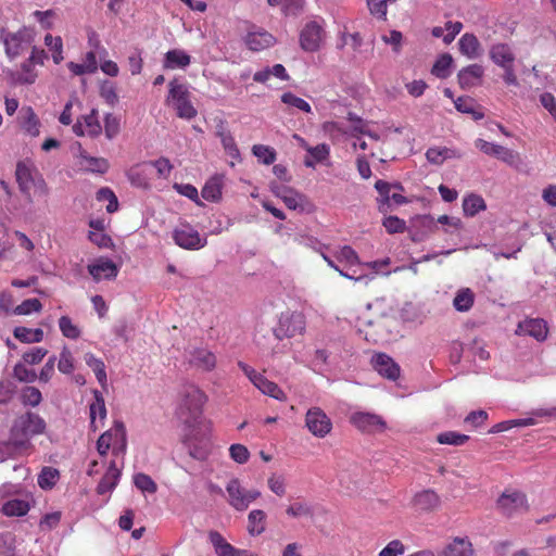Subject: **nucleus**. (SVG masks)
Returning a JSON list of instances; mask_svg holds the SVG:
<instances>
[{
  "label": "nucleus",
  "mask_w": 556,
  "mask_h": 556,
  "mask_svg": "<svg viewBox=\"0 0 556 556\" xmlns=\"http://www.w3.org/2000/svg\"><path fill=\"white\" fill-rule=\"evenodd\" d=\"M206 395L197 386L187 384L180 390L178 418L188 427L186 442L189 454L195 459H205L210 453L211 422L202 417Z\"/></svg>",
  "instance_id": "obj_1"
},
{
  "label": "nucleus",
  "mask_w": 556,
  "mask_h": 556,
  "mask_svg": "<svg viewBox=\"0 0 556 556\" xmlns=\"http://www.w3.org/2000/svg\"><path fill=\"white\" fill-rule=\"evenodd\" d=\"M15 175L20 190L25 194L27 202L33 203L31 190L39 198H46L49 194L46 181L40 176L34 175L29 165L18 163Z\"/></svg>",
  "instance_id": "obj_2"
},
{
  "label": "nucleus",
  "mask_w": 556,
  "mask_h": 556,
  "mask_svg": "<svg viewBox=\"0 0 556 556\" xmlns=\"http://www.w3.org/2000/svg\"><path fill=\"white\" fill-rule=\"evenodd\" d=\"M0 39L4 45L5 54L15 59L24 53L35 40V31L31 28L23 27L15 33L2 30Z\"/></svg>",
  "instance_id": "obj_3"
},
{
  "label": "nucleus",
  "mask_w": 556,
  "mask_h": 556,
  "mask_svg": "<svg viewBox=\"0 0 556 556\" xmlns=\"http://www.w3.org/2000/svg\"><path fill=\"white\" fill-rule=\"evenodd\" d=\"M305 330V317L300 312L287 311L280 314L277 326L273 329L278 340L293 338Z\"/></svg>",
  "instance_id": "obj_4"
},
{
  "label": "nucleus",
  "mask_w": 556,
  "mask_h": 556,
  "mask_svg": "<svg viewBox=\"0 0 556 556\" xmlns=\"http://www.w3.org/2000/svg\"><path fill=\"white\" fill-rule=\"evenodd\" d=\"M491 60L504 70L503 79L507 86H517L518 80L514 71L515 54L505 43L494 45L490 51Z\"/></svg>",
  "instance_id": "obj_5"
},
{
  "label": "nucleus",
  "mask_w": 556,
  "mask_h": 556,
  "mask_svg": "<svg viewBox=\"0 0 556 556\" xmlns=\"http://www.w3.org/2000/svg\"><path fill=\"white\" fill-rule=\"evenodd\" d=\"M228 503L236 510L243 511L249 505L261 496L258 490H245L238 479H231L226 485Z\"/></svg>",
  "instance_id": "obj_6"
},
{
  "label": "nucleus",
  "mask_w": 556,
  "mask_h": 556,
  "mask_svg": "<svg viewBox=\"0 0 556 556\" xmlns=\"http://www.w3.org/2000/svg\"><path fill=\"white\" fill-rule=\"evenodd\" d=\"M168 100L180 118L191 119L197 115V110L189 100V91L186 86L170 81Z\"/></svg>",
  "instance_id": "obj_7"
},
{
  "label": "nucleus",
  "mask_w": 556,
  "mask_h": 556,
  "mask_svg": "<svg viewBox=\"0 0 556 556\" xmlns=\"http://www.w3.org/2000/svg\"><path fill=\"white\" fill-rule=\"evenodd\" d=\"M175 243L186 250H200L207 243L205 237H201L199 231L189 224H180L173 231Z\"/></svg>",
  "instance_id": "obj_8"
},
{
  "label": "nucleus",
  "mask_w": 556,
  "mask_h": 556,
  "mask_svg": "<svg viewBox=\"0 0 556 556\" xmlns=\"http://www.w3.org/2000/svg\"><path fill=\"white\" fill-rule=\"evenodd\" d=\"M121 443V451L125 452L127 446L126 428L122 421H115L114 426L102 433L97 441V451L105 456L113 444Z\"/></svg>",
  "instance_id": "obj_9"
},
{
  "label": "nucleus",
  "mask_w": 556,
  "mask_h": 556,
  "mask_svg": "<svg viewBox=\"0 0 556 556\" xmlns=\"http://www.w3.org/2000/svg\"><path fill=\"white\" fill-rule=\"evenodd\" d=\"M305 426L316 438H325L332 429V422L319 407H312L305 415Z\"/></svg>",
  "instance_id": "obj_10"
},
{
  "label": "nucleus",
  "mask_w": 556,
  "mask_h": 556,
  "mask_svg": "<svg viewBox=\"0 0 556 556\" xmlns=\"http://www.w3.org/2000/svg\"><path fill=\"white\" fill-rule=\"evenodd\" d=\"M12 429L14 433H17L21 438H27L29 440V437L45 432L46 422L39 415L28 412L15 420Z\"/></svg>",
  "instance_id": "obj_11"
},
{
  "label": "nucleus",
  "mask_w": 556,
  "mask_h": 556,
  "mask_svg": "<svg viewBox=\"0 0 556 556\" xmlns=\"http://www.w3.org/2000/svg\"><path fill=\"white\" fill-rule=\"evenodd\" d=\"M501 511L511 517L528 510V501L525 493L519 491L504 492L497 501Z\"/></svg>",
  "instance_id": "obj_12"
},
{
  "label": "nucleus",
  "mask_w": 556,
  "mask_h": 556,
  "mask_svg": "<svg viewBox=\"0 0 556 556\" xmlns=\"http://www.w3.org/2000/svg\"><path fill=\"white\" fill-rule=\"evenodd\" d=\"M325 31L316 21L307 23L300 34L301 48L308 52L317 51L324 40Z\"/></svg>",
  "instance_id": "obj_13"
},
{
  "label": "nucleus",
  "mask_w": 556,
  "mask_h": 556,
  "mask_svg": "<svg viewBox=\"0 0 556 556\" xmlns=\"http://www.w3.org/2000/svg\"><path fill=\"white\" fill-rule=\"evenodd\" d=\"M35 505L31 493L27 492L18 497L8 500L1 507V513L8 517H23Z\"/></svg>",
  "instance_id": "obj_14"
},
{
  "label": "nucleus",
  "mask_w": 556,
  "mask_h": 556,
  "mask_svg": "<svg viewBox=\"0 0 556 556\" xmlns=\"http://www.w3.org/2000/svg\"><path fill=\"white\" fill-rule=\"evenodd\" d=\"M87 269L92 279L97 282L102 279H115L119 270L118 266L106 257L97 258L93 263L88 265Z\"/></svg>",
  "instance_id": "obj_15"
},
{
  "label": "nucleus",
  "mask_w": 556,
  "mask_h": 556,
  "mask_svg": "<svg viewBox=\"0 0 556 556\" xmlns=\"http://www.w3.org/2000/svg\"><path fill=\"white\" fill-rule=\"evenodd\" d=\"M73 131L79 137L85 135L90 137L99 136L102 127L98 119V111L92 109L89 114L80 116L73 125Z\"/></svg>",
  "instance_id": "obj_16"
},
{
  "label": "nucleus",
  "mask_w": 556,
  "mask_h": 556,
  "mask_svg": "<svg viewBox=\"0 0 556 556\" xmlns=\"http://www.w3.org/2000/svg\"><path fill=\"white\" fill-rule=\"evenodd\" d=\"M516 333L519 336H530L536 341H544L547 338L548 328L544 319L528 318L518 324Z\"/></svg>",
  "instance_id": "obj_17"
},
{
  "label": "nucleus",
  "mask_w": 556,
  "mask_h": 556,
  "mask_svg": "<svg viewBox=\"0 0 556 556\" xmlns=\"http://www.w3.org/2000/svg\"><path fill=\"white\" fill-rule=\"evenodd\" d=\"M352 424L359 430L365 432H379L386 429L384 420L376 414L355 413L351 417Z\"/></svg>",
  "instance_id": "obj_18"
},
{
  "label": "nucleus",
  "mask_w": 556,
  "mask_h": 556,
  "mask_svg": "<svg viewBox=\"0 0 556 556\" xmlns=\"http://www.w3.org/2000/svg\"><path fill=\"white\" fill-rule=\"evenodd\" d=\"M31 447V443L27 438H21L14 430H11L9 441L0 443V454L3 457H16L26 453ZM2 458L1 460H3Z\"/></svg>",
  "instance_id": "obj_19"
},
{
  "label": "nucleus",
  "mask_w": 556,
  "mask_h": 556,
  "mask_svg": "<svg viewBox=\"0 0 556 556\" xmlns=\"http://www.w3.org/2000/svg\"><path fill=\"white\" fill-rule=\"evenodd\" d=\"M440 496L432 490H424L413 497V507L420 513H430L440 506Z\"/></svg>",
  "instance_id": "obj_20"
},
{
  "label": "nucleus",
  "mask_w": 556,
  "mask_h": 556,
  "mask_svg": "<svg viewBox=\"0 0 556 556\" xmlns=\"http://www.w3.org/2000/svg\"><path fill=\"white\" fill-rule=\"evenodd\" d=\"M374 368L383 377L395 380L400 376L399 365L387 354H377L371 359Z\"/></svg>",
  "instance_id": "obj_21"
},
{
  "label": "nucleus",
  "mask_w": 556,
  "mask_h": 556,
  "mask_svg": "<svg viewBox=\"0 0 556 556\" xmlns=\"http://www.w3.org/2000/svg\"><path fill=\"white\" fill-rule=\"evenodd\" d=\"M438 556H473L471 542L467 538H454L439 553Z\"/></svg>",
  "instance_id": "obj_22"
},
{
  "label": "nucleus",
  "mask_w": 556,
  "mask_h": 556,
  "mask_svg": "<svg viewBox=\"0 0 556 556\" xmlns=\"http://www.w3.org/2000/svg\"><path fill=\"white\" fill-rule=\"evenodd\" d=\"M275 41L273 35L268 31L258 29L254 31H249L245 37V45L252 51H261L270 47Z\"/></svg>",
  "instance_id": "obj_23"
},
{
  "label": "nucleus",
  "mask_w": 556,
  "mask_h": 556,
  "mask_svg": "<svg viewBox=\"0 0 556 556\" xmlns=\"http://www.w3.org/2000/svg\"><path fill=\"white\" fill-rule=\"evenodd\" d=\"M189 363L202 370H212L216 365L215 355L205 349H194L190 353Z\"/></svg>",
  "instance_id": "obj_24"
},
{
  "label": "nucleus",
  "mask_w": 556,
  "mask_h": 556,
  "mask_svg": "<svg viewBox=\"0 0 556 556\" xmlns=\"http://www.w3.org/2000/svg\"><path fill=\"white\" fill-rule=\"evenodd\" d=\"M484 74L481 65L472 64L458 73V81L462 88H470L480 84Z\"/></svg>",
  "instance_id": "obj_25"
},
{
  "label": "nucleus",
  "mask_w": 556,
  "mask_h": 556,
  "mask_svg": "<svg viewBox=\"0 0 556 556\" xmlns=\"http://www.w3.org/2000/svg\"><path fill=\"white\" fill-rule=\"evenodd\" d=\"M271 191L279 197L290 210H296L303 201V195L285 186L271 184Z\"/></svg>",
  "instance_id": "obj_26"
},
{
  "label": "nucleus",
  "mask_w": 556,
  "mask_h": 556,
  "mask_svg": "<svg viewBox=\"0 0 556 556\" xmlns=\"http://www.w3.org/2000/svg\"><path fill=\"white\" fill-rule=\"evenodd\" d=\"M121 477V470L116 467L115 462H111L105 475L97 486L99 494H105L111 492L118 483Z\"/></svg>",
  "instance_id": "obj_27"
},
{
  "label": "nucleus",
  "mask_w": 556,
  "mask_h": 556,
  "mask_svg": "<svg viewBox=\"0 0 556 556\" xmlns=\"http://www.w3.org/2000/svg\"><path fill=\"white\" fill-rule=\"evenodd\" d=\"M489 150L496 159L509 166H518L520 155L518 152L495 143H489Z\"/></svg>",
  "instance_id": "obj_28"
},
{
  "label": "nucleus",
  "mask_w": 556,
  "mask_h": 556,
  "mask_svg": "<svg viewBox=\"0 0 556 556\" xmlns=\"http://www.w3.org/2000/svg\"><path fill=\"white\" fill-rule=\"evenodd\" d=\"M191 62V58L188 53L180 49H173L166 52L164 59L165 68H185Z\"/></svg>",
  "instance_id": "obj_29"
},
{
  "label": "nucleus",
  "mask_w": 556,
  "mask_h": 556,
  "mask_svg": "<svg viewBox=\"0 0 556 556\" xmlns=\"http://www.w3.org/2000/svg\"><path fill=\"white\" fill-rule=\"evenodd\" d=\"M80 166L91 173L104 174L109 169V162L104 157H94L88 155L85 151L80 152Z\"/></svg>",
  "instance_id": "obj_30"
},
{
  "label": "nucleus",
  "mask_w": 556,
  "mask_h": 556,
  "mask_svg": "<svg viewBox=\"0 0 556 556\" xmlns=\"http://www.w3.org/2000/svg\"><path fill=\"white\" fill-rule=\"evenodd\" d=\"M222 187L223 177L214 176L210 178L202 188V197L207 201L215 202L220 199Z\"/></svg>",
  "instance_id": "obj_31"
},
{
  "label": "nucleus",
  "mask_w": 556,
  "mask_h": 556,
  "mask_svg": "<svg viewBox=\"0 0 556 556\" xmlns=\"http://www.w3.org/2000/svg\"><path fill=\"white\" fill-rule=\"evenodd\" d=\"M266 514L262 509L251 510L248 516V531L251 535H260L265 531Z\"/></svg>",
  "instance_id": "obj_32"
},
{
  "label": "nucleus",
  "mask_w": 556,
  "mask_h": 556,
  "mask_svg": "<svg viewBox=\"0 0 556 556\" xmlns=\"http://www.w3.org/2000/svg\"><path fill=\"white\" fill-rule=\"evenodd\" d=\"M309 156L305 157L304 165L306 167H315L316 163L324 162L328 159L330 149L326 143L317 144L316 147H309L307 150Z\"/></svg>",
  "instance_id": "obj_33"
},
{
  "label": "nucleus",
  "mask_w": 556,
  "mask_h": 556,
  "mask_svg": "<svg viewBox=\"0 0 556 556\" xmlns=\"http://www.w3.org/2000/svg\"><path fill=\"white\" fill-rule=\"evenodd\" d=\"M13 334L17 340L24 343H38L43 340V331L40 328L30 329L26 327H16Z\"/></svg>",
  "instance_id": "obj_34"
},
{
  "label": "nucleus",
  "mask_w": 556,
  "mask_h": 556,
  "mask_svg": "<svg viewBox=\"0 0 556 556\" xmlns=\"http://www.w3.org/2000/svg\"><path fill=\"white\" fill-rule=\"evenodd\" d=\"M475 301V294L469 288H464L457 291L454 300L453 306L458 312H468Z\"/></svg>",
  "instance_id": "obj_35"
},
{
  "label": "nucleus",
  "mask_w": 556,
  "mask_h": 556,
  "mask_svg": "<svg viewBox=\"0 0 556 556\" xmlns=\"http://www.w3.org/2000/svg\"><path fill=\"white\" fill-rule=\"evenodd\" d=\"M34 62H30V59L26 60L22 66L21 71L13 75L15 83L22 85H30L34 84L37 78V73L34 68Z\"/></svg>",
  "instance_id": "obj_36"
},
{
  "label": "nucleus",
  "mask_w": 556,
  "mask_h": 556,
  "mask_svg": "<svg viewBox=\"0 0 556 556\" xmlns=\"http://www.w3.org/2000/svg\"><path fill=\"white\" fill-rule=\"evenodd\" d=\"M536 424H538V420L534 417H532V415H531L530 417H527V418L510 419V420L498 422V424L494 425L491 428V430H489V432L497 433V432L506 431L513 427H528V426H534Z\"/></svg>",
  "instance_id": "obj_37"
},
{
  "label": "nucleus",
  "mask_w": 556,
  "mask_h": 556,
  "mask_svg": "<svg viewBox=\"0 0 556 556\" xmlns=\"http://www.w3.org/2000/svg\"><path fill=\"white\" fill-rule=\"evenodd\" d=\"M84 359L86 364L93 370L99 383L104 386L106 383L104 363L100 358H97L92 353H86Z\"/></svg>",
  "instance_id": "obj_38"
},
{
  "label": "nucleus",
  "mask_w": 556,
  "mask_h": 556,
  "mask_svg": "<svg viewBox=\"0 0 556 556\" xmlns=\"http://www.w3.org/2000/svg\"><path fill=\"white\" fill-rule=\"evenodd\" d=\"M60 478L58 469L43 467L38 476V485L43 490L52 489Z\"/></svg>",
  "instance_id": "obj_39"
},
{
  "label": "nucleus",
  "mask_w": 556,
  "mask_h": 556,
  "mask_svg": "<svg viewBox=\"0 0 556 556\" xmlns=\"http://www.w3.org/2000/svg\"><path fill=\"white\" fill-rule=\"evenodd\" d=\"M459 50L463 54L467 55L468 58L472 59L478 55L479 51V41L476 38V36L471 34H465L459 39Z\"/></svg>",
  "instance_id": "obj_40"
},
{
  "label": "nucleus",
  "mask_w": 556,
  "mask_h": 556,
  "mask_svg": "<svg viewBox=\"0 0 556 556\" xmlns=\"http://www.w3.org/2000/svg\"><path fill=\"white\" fill-rule=\"evenodd\" d=\"M256 388L264 394L269 395L276 400L285 401L287 399L285 392L273 381L267 380L265 377L256 383Z\"/></svg>",
  "instance_id": "obj_41"
},
{
  "label": "nucleus",
  "mask_w": 556,
  "mask_h": 556,
  "mask_svg": "<svg viewBox=\"0 0 556 556\" xmlns=\"http://www.w3.org/2000/svg\"><path fill=\"white\" fill-rule=\"evenodd\" d=\"M45 45L52 52L54 63H61L63 60V42L61 37H53L51 34H47L45 37Z\"/></svg>",
  "instance_id": "obj_42"
},
{
  "label": "nucleus",
  "mask_w": 556,
  "mask_h": 556,
  "mask_svg": "<svg viewBox=\"0 0 556 556\" xmlns=\"http://www.w3.org/2000/svg\"><path fill=\"white\" fill-rule=\"evenodd\" d=\"M468 440V435L458 433L456 431H445L439 433L437 437V441L440 444H448L454 446L464 445Z\"/></svg>",
  "instance_id": "obj_43"
},
{
  "label": "nucleus",
  "mask_w": 556,
  "mask_h": 556,
  "mask_svg": "<svg viewBox=\"0 0 556 556\" xmlns=\"http://www.w3.org/2000/svg\"><path fill=\"white\" fill-rule=\"evenodd\" d=\"M93 394H94V401H93V403L90 404V419H91L92 426L96 422L97 415L101 419H104L106 417V407H105L103 395L101 394V392H99L97 390L93 392Z\"/></svg>",
  "instance_id": "obj_44"
},
{
  "label": "nucleus",
  "mask_w": 556,
  "mask_h": 556,
  "mask_svg": "<svg viewBox=\"0 0 556 556\" xmlns=\"http://www.w3.org/2000/svg\"><path fill=\"white\" fill-rule=\"evenodd\" d=\"M453 59L450 54L441 55L434 65L432 66L431 73L439 78H446L450 75V68L452 66Z\"/></svg>",
  "instance_id": "obj_45"
},
{
  "label": "nucleus",
  "mask_w": 556,
  "mask_h": 556,
  "mask_svg": "<svg viewBox=\"0 0 556 556\" xmlns=\"http://www.w3.org/2000/svg\"><path fill=\"white\" fill-rule=\"evenodd\" d=\"M58 369L62 374L70 375L74 371V356L67 346H63L58 359Z\"/></svg>",
  "instance_id": "obj_46"
},
{
  "label": "nucleus",
  "mask_w": 556,
  "mask_h": 556,
  "mask_svg": "<svg viewBox=\"0 0 556 556\" xmlns=\"http://www.w3.org/2000/svg\"><path fill=\"white\" fill-rule=\"evenodd\" d=\"M287 515L292 518L309 517L314 516L313 507L305 502L292 503L286 510Z\"/></svg>",
  "instance_id": "obj_47"
},
{
  "label": "nucleus",
  "mask_w": 556,
  "mask_h": 556,
  "mask_svg": "<svg viewBox=\"0 0 556 556\" xmlns=\"http://www.w3.org/2000/svg\"><path fill=\"white\" fill-rule=\"evenodd\" d=\"M21 401L24 405L36 407L42 401V395L39 389L35 387H25L21 392Z\"/></svg>",
  "instance_id": "obj_48"
},
{
  "label": "nucleus",
  "mask_w": 556,
  "mask_h": 556,
  "mask_svg": "<svg viewBox=\"0 0 556 556\" xmlns=\"http://www.w3.org/2000/svg\"><path fill=\"white\" fill-rule=\"evenodd\" d=\"M485 207L484 200L475 194H470L467 198H465L463 203V208L466 215L473 216L479 211L483 210Z\"/></svg>",
  "instance_id": "obj_49"
},
{
  "label": "nucleus",
  "mask_w": 556,
  "mask_h": 556,
  "mask_svg": "<svg viewBox=\"0 0 556 556\" xmlns=\"http://www.w3.org/2000/svg\"><path fill=\"white\" fill-rule=\"evenodd\" d=\"M253 154L266 165H270L276 161V152L273 148L264 144H255L252 148Z\"/></svg>",
  "instance_id": "obj_50"
},
{
  "label": "nucleus",
  "mask_w": 556,
  "mask_h": 556,
  "mask_svg": "<svg viewBox=\"0 0 556 556\" xmlns=\"http://www.w3.org/2000/svg\"><path fill=\"white\" fill-rule=\"evenodd\" d=\"M281 101L292 108H295L300 111H303L305 113H311L312 109L308 102H306L304 99L295 96L292 92H285L281 96Z\"/></svg>",
  "instance_id": "obj_51"
},
{
  "label": "nucleus",
  "mask_w": 556,
  "mask_h": 556,
  "mask_svg": "<svg viewBox=\"0 0 556 556\" xmlns=\"http://www.w3.org/2000/svg\"><path fill=\"white\" fill-rule=\"evenodd\" d=\"M59 327L62 334L68 339H77L80 336L79 328L72 321L68 316H62L59 319Z\"/></svg>",
  "instance_id": "obj_52"
},
{
  "label": "nucleus",
  "mask_w": 556,
  "mask_h": 556,
  "mask_svg": "<svg viewBox=\"0 0 556 556\" xmlns=\"http://www.w3.org/2000/svg\"><path fill=\"white\" fill-rule=\"evenodd\" d=\"M100 96L105 102L114 106L118 102L115 84L111 80H103L100 85Z\"/></svg>",
  "instance_id": "obj_53"
},
{
  "label": "nucleus",
  "mask_w": 556,
  "mask_h": 556,
  "mask_svg": "<svg viewBox=\"0 0 556 556\" xmlns=\"http://www.w3.org/2000/svg\"><path fill=\"white\" fill-rule=\"evenodd\" d=\"M135 485L142 492L153 494L156 492V483L146 473H137L134 477Z\"/></svg>",
  "instance_id": "obj_54"
},
{
  "label": "nucleus",
  "mask_w": 556,
  "mask_h": 556,
  "mask_svg": "<svg viewBox=\"0 0 556 556\" xmlns=\"http://www.w3.org/2000/svg\"><path fill=\"white\" fill-rule=\"evenodd\" d=\"M375 188L376 190L378 191V193L380 194L381 197V204H380V210L382 211L383 210V206L386 204L389 203L390 201V191L392 188H396V189H400L402 190V186L400 184H396V185H391L387 181H383V180H377L376 184H375Z\"/></svg>",
  "instance_id": "obj_55"
},
{
  "label": "nucleus",
  "mask_w": 556,
  "mask_h": 556,
  "mask_svg": "<svg viewBox=\"0 0 556 556\" xmlns=\"http://www.w3.org/2000/svg\"><path fill=\"white\" fill-rule=\"evenodd\" d=\"M41 303L38 299H27L14 308L15 315H29L33 312L41 311Z\"/></svg>",
  "instance_id": "obj_56"
},
{
  "label": "nucleus",
  "mask_w": 556,
  "mask_h": 556,
  "mask_svg": "<svg viewBox=\"0 0 556 556\" xmlns=\"http://www.w3.org/2000/svg\"><path fill=\"white\" fill-rule=\"evenodd\" d=\"M14 377L22 382H34L37 379V374L34 369H28L23 364H16L13 368Z\"/></svg>",
  "instance_id": "obj_57"
},
{
  "label": "nucleus",
  "mask_w": 556,
  "mask_h": 556,
  "mask_svg": "<svg viewBox=\"0 0 556 556\" xmlns=\"http://www.w3.org/2000/svg\"><path fill=\"white\" fill-rule=\"evenodd\" d=\"M119 118L112 113H108L104 117V131L109 139H113L119 132Z\"/></svg>",
  "instance_id": "obj_58"
},
{
  "label": "nucleus",
  "mask_w": 556,
  "mask_h": 556,
  "mask_svg": "<svg viewBox=\"0 0 556 556\" xmlns=\"http://www.w3.org/2000/svg\"><path fill=\"white\" fill-rule=\"evenodd\" d=\"M447 148H430L426 152L427 160L432 164H442L450 156Z\"/></svg>",
  "instance_id": "obj_59"
},
{
  "label": "nucleus",
  "mask_w": 556,
  "mask_h": 556,
  "mask_svg": "<svg viewBox=\"0 0 556 556\" xmlns=\"http://www.w3.org/2000/svg\"><path fill=\"white\" fill-rule=\"evenodd\" d=\"M269 490L278 496L286 494V479L280 475H271L267 480Z\"/></svg>",
  "instance_id": "obj_60"
},
{
  "label": "nucleus",
  "mask_w": 556,
  "mask_h": 556,
  "mask_svg": "<svg viewBox=\"0 0 556 556\" xmlns=\"http://www.w3.org/2000/svg\"><path fill=\"white\" fill-rule=\"evenodd\" d=\"M48 354V351L43 348H33L23 354V361L29 365L39 364L43 357Z\"/></svg>",
  "instance_id": "obj_61"
},
{
  "label": "nucleus",
  "mask_w": 556,
  "mask_h": 556,
  "mask_svg": "<svg viewBox=\"0 0 556 556\" xmlns=\"http://www.w3.org/2000/svg\"><path fill=\"white\" fill-rule=\"evenodd\" d=\"M230 457L238 464H245L249 460L250 452L242 444H232L229 447Z\"/></svg>",
  "instance_id": "obj_62"
},
{
  "label": "nucleus",
  "mask_w": 556,
  "mask_h": 556,
  "mask_svg": "<svg viewBox=\"0 0 556 556\" xmlns=\"http://www.w3.org/2000/svg\"><path fill=\"white\" fill-rule=\"evenodd\" d=\"M60 520H61L60 511L46 514L39 522V528L41 531H51L58 527Z\"/></svg>",
  "instance_id": "obj_63"
},
{
  "label": "nucleus",
  "mask_w": 556,
  "mask_h": 556,
  "mask_svg": "<svg viewBox=\"0 0 556 556\" xmlns=\"http://www.w3.org/2000/svg\"><path fill=\"white\" fill-rule=\"evenodd\" d=\"M404 551L403 543L400 540H393L380 551L379 556H399L404 554Z\"/></svg>",
  "instance_id": "obj_64"
}]
</instances>
